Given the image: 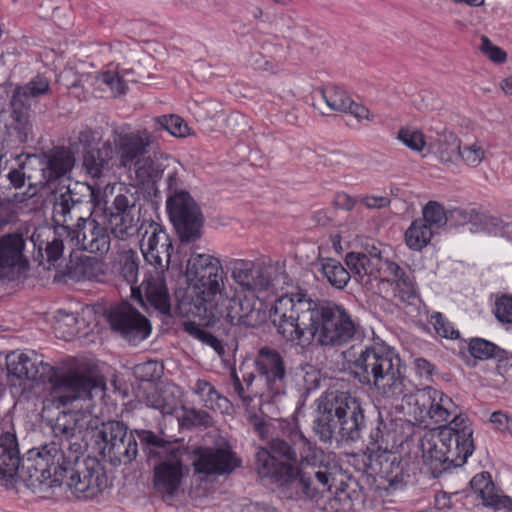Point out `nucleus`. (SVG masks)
<instances>
[{
	"mask_svg": "<svg viewBox=\"0 0 512 512\" xmlns=\"http://www.w3.org/2000/svg\"><path fill=\"white\" fill-rule=\"evenodd\" d=\"M429 148L440 162L451 165L458 159L460 141L453 132H444L429 144Z\"/></svg>",
	"mask_w": 512,
	"mask_h": 512,
	"instance_id": "obj_37",
	"label": "nucleus"
},
{
	"mask_svg": "<svg viewBox=\"0 0 512 512\" xmlns=\"http://www.w3.org/2000/svg\"><path fill=\"white\" fill-rule=\"evenodd\" d=\"M364 472L377 476L386 483L385 489L391 492L401 491L413 483L418 465L409 454L394 451L364 453Z\"/></svg>",
	"mask_w": 512,
	"mask_h": 512,
	"instance_id": "obj_11",
	"label": "nucleus"
},
{
	"mask_svg": "<svg viewBox=\"0 0 512 512\" xmlns=\"http://www.w3.org/2000/svg\"><path fill=\"white\" fill-rule=\"evenodd\" d=\"M138 222L139 217L136 215V213H111L109 218L111 233L115 238L121 240L129 238L135 233H138L142 236L144 230H141L142 225L139 228L137 227Z\"/></svg>",
	"mask_w": 512,
	"mask_h": 512,
	"instance_id": "obj_39",
	"label": "nucleus"
},
{
	"mask_svg": "<svg viewBox=\"0 0 512 512\" xmlns=\"http://www.w3.org/2000/svg\"><path fill=\"white\" fill-rule=\"evenodd\" d=\"M322 98L331 110L344 112L350 104L351 97L337 86H328L321 90Z\"/></svg>",
	"mask_w": 512,
	"mask_h": 512,
	"instance_id": "obj_48",
	"label": "nucleus"
},
{
	"mask_svg": "<svg viewBox=\"0 0 512 512\" xmlns=\"http://www.w3.org/2000/svg\"><path fill=\"white\" fill-rule=\"evenodd\" d=\"M166 170V190L168 195L188 193L186 190L182 189V180L179 175L182 170L180 164L177 162V167L170 166V168H167Z\"/></svg>",
	"mask_w": 512,
	"mask_h": 512,
	"instance_id": "obj_62",
	"label": "nucleus"
},
{
	"mask_svg": "<svg viewBox=\"0 0 512 512\" xmlns=\"http://www.w3.org/2000/svg\"><path fill=\"white\" fill-rule=\"evenodd\" d=\"M170 166L177 167V161L164 154L142 157L134 166L137 179L145 183H156Z\"/></svg>",
	"mask_w": 512,
	"mask_h": 512,
	"instance_id": "obj_32",
	"label": "nucleus"
},
{
	"mask_svg": "<svg viewBox=\"0 0 512 512\" xmlns=\"http://www.w3.org/2000/svg\"><path fill=\"white\" fill-rule=\"evenodd\" d=\"M74 162V157L68 149H54L52 153L47 156L45 166L40 169L43 180L39 181V185L44 186L51 180L65 175L73 168Z\"/></svg>",
	"mask_w": 512,
	"mask_h": 512,
	"instance_id": "obj_33",
	"label": "nucleus"
},
{
	"mask_svg": "<svg viewBox=\"0 0 512 512\" xmlns=\"http://www.w3.org/2000/svg\"><path fill=\"white\" fill-rule=\"evenodd\" d=\"M8 97L32 108L38 100L52 94L50 79L44 74L38 73L26 83H6Z\"/></svg>",
	"mask_w": 512,
	"mask_h": 512,
	"instance_id": "obj_28",
	"label": "nucleus"
},
{
	"mask_svg": "<svg viewBox=\"0 0 512 512\" xmlns=\"http://www.w3.org/2000/svg\"><path fill=\"white\" fill-rule=\"evenodd\" d=\"M186 472L187 469L176 455H171L161 461L154 467L153 488L155 492L163 498L174 497L181 487Z\"/></svg>",
	"mask_w": 512,
	"mask_h": 512,
	"instance_id": "obj_26",
	"label": "nucleus"
},
{
	"mask_svg": "<svg viewBox=\"0 0 512 512\" xmlns=\"http://www.w3.org/2000/svg\"><path fill=\"white\" fill-rule=\"evenodd\" d=\"M70 187L55 195L53 220L61 225L66 243L90 253H106L110 249L107 229L91 218L92 204L84 201Z\"/></svg>",
	"mask_w": 512,
	"mask_h": 512,
	"instance_id": "obj_5",
	"label": "nucleus"
},
{
	"mask_svg": "<svg viewBox=\"0 0 512 512\" xmlns=\"http://www.w3.org/2000/svg\"><path fill=\"white\" fill-rule=\"evenodd\" d=\"M229 268L233 281L241 290L257 297L262 293L276 294L292 284L280 263L264 265L249 259H232Z\"/></svg>",
	"mask_w": 512,
	"mask_h": 512,
	"instance_id": "obj_8",
	"label": "nucleus"
},
{
	"mask_svg": "<svg viewBox=\"0 0 512 512\" xmlns=\"http://www.w3.org/2000/svg\"><path fill=\"white\" fill-rule=\"evenodd\" d=\"M426 225L437 234L447 224L448 218L444 206L437 201H428L422 208V217Z\"/></svg>",
	"mask_w": 512,
	"mask_h": 512,
	"instance_id": "obj_45",
	"label": "nucleus"
},
{
	"mask_svg": "<svg viewBox=\"0 0 512 512\" xmlns=\"http://www.w3.org/2000/svg\"><path fill=\"white\" fill-rule=\"evenodd\" d=\"M147 406L159 410L162 414L172 415L179 406V400L174 393V388L166 386L154 389L146 397Z\"/></svg>",
	"mask_w": 512,
	"mask_h": 512,
	"instance_id": "obj_43",
	"label": "nucleus"
},
{
	"mask_svg": "<svg viewBox=\"0 0 512 512\" xmlns=\"http://www.w3.org/2000/svg\"><path fill=\"white\" fill-rule=\"evenodd\" d=\"M451 439L446 432H437V430H431L421 438L420 447L423 463L434 477L455 468L445 452L446 445L451 444Z\"/></svg>",
	"mask_w": 512,
	"mask_h": 512,
	"instance_id": "obj_25",
	"label": "nucleus"
},
{
	"mask_svg": "<svg viewBox=\"0 0 512 512\" xmlns=\"http://www.w3.org/2000/svg\"><path fill=\"white\" fill-rule=\"evenodd\" d=\"M354 377L362 385L374 388L385 400H405L416 421L430 419L434 424L450 423V418H466L458 406L442 391L425 387L408 393L405 365L394 351L383 346H368L352 363Z\"/></svg>",
	"mask_w": 512,
	"mask_h": 512,
	"instance_id": "obj_2",
	"label": "nucleus"
},
{
	"mask_svg": "<svg viewBox=\"0 0 512 512\" xmlns=\"http://www.w3.org/2000/svg\"><path fill=\"white\" fill-rule=\"evenodd\" d=\"M141 230H144L140 241L144 259L153 269L167 270L173 251L169 234L154 221L143 222Z\"/></svg>",
	"mask_w": 512,
	"mask_h": 512,
	"instance_id": "obj_21",
	"label": "nucleus"
},
{
	"mask_svg": "<svg viewBox=\"0 0 512 512\" xmlns=\"http://www.w3.org/2000/svg\"><path fill=\"white\" fill-rule=\"evenodd\" d=\"M467 348L474 359L481 361L500 356L503 352L495 343L479 337L469 339Z\"/></svg>",
	"mask_w": 512,
	"mask_h": 512,
	"instance_id": "obj_47",
	"label": "nucleus"
},
{
	"mask_svg": "<svg viewBox=\"0 0 512 512\" xmlns=\"http://www.w3.org/2000/svg\"><path fill=\"white\" fill-rule=\"evenodd\" d=\"M437 432H446L452 438L445 452L454 467L463 466L475 450L473 429L468 418L451 419L448 425L440 426Z\"/></svg>",
	"mask_w": 512,
	"mask_h": 512,
	"instance_id": "obj_23",
	"label": "nucleus"
},
{
	"mask_svg": "<svg viewBox=\"0 0 512 512\" xmlns=\"http://www.w3.org/2000/svg\"><path fill=\"white\" fill-rule=\"evenodd\" d=\"M470 485L477 497L481 498L483 505L487 507L502 509L506 503L504 500L509 498V496L497 493L495 484L488 472L475 475L471 479Z\"/></svg>",
	"mask_w": 512,
	"mask_h": 512,
	"instance_id": "obj_34",
	"label": "nucleus"
},
{
	"mask_svg": "<svg viewBox=\"0 0 512 512\" xmlns=\"http://www.w3.org/2000/svg\"><path fill=\"white\" fill-rule=\"evenodd\" d=\"M480 50L495 63H503L506 61L507 55L504 50L494 45L486 36L481 37Z\"/></svg>",
	"mask_w": 512,
	"mask_h": 512,
	"instance_id": "obj_63",
	"label": "nucleus"
},
{
	"mask_svg": "<svg viewBox=\"0 0 512 512\" xmlns=\"http://www.w3.org/2000/svg\"><path fill=\"white\" fill-rule=\"evenodd\" d=\"M278 333L302 348L312 340L322 347H340L352 341L361 326L341 304L314 300L305 290L279 296L270 309Z\"/></svg>",
	"mask_w": 512,
	"mask_h": 512,
	"instance_id": "obj_1",
	"label": "nucleus"
},
{
	"mask_svg": "<svg viewBox=\"0 0 512 512\" xmlns=\"http://www.w3.org/2000/svg\"><path fill=\"white\" fill-rule=\"evenodd\" d=\"M321 274L333 287L343 289L350 280V272L337 260L327 259L321 263Z\"/></svg>",
	"mask_w": 512,
	"mask_h": 512,
	"instance_id": "obj_44",
	"label": "nucleus"
},
{
	"mask_svg": "<svg viewBox=\"0 0 512 512\" xmlns=\"http://www.w3.org/2000/svg\"><path fill=\"white\" fill-rule=\"evenodd\" d=\"M187 274L199 293L193 299L194 309L191 312L201 319L207 318V314L213 308V304L219 302L228 288L225 287L227 276L219 258L209 254H191Z\"/></svg>",
	"mask_w": 512,
	"mask_h": 512,
	"instance_id": "obj_7",
	"label": "nucleus"
},
{
	"mask_svg": "<svg viewBox=\"0 0 512 512\" xmlns=\"http://www.w3.org/2000/svg\"><path fill=\"white\" fill-rule=\"evenodd\" d=\"M319 383L320 374L313 365H299L290 370V386L294 385L301 393H309L315 390Z\"/></svg>",
	"mask_w": 512,
	"mask_h": 512,
	"instance_id": "obj_42",
	"label": "nucleus"
},
{
	"mask_svg": "<svg viewBox=\"0 0 512 512\" xmlns=\"http://www.w3.org/2000/svg\"><path fill=\"white\" fill-rule=\"evenodd\" d=\"M256 470L261 478H268L281 487L283 498L292 500H311L318 502L327 497L330 509L334 512H346L353 507L350 492L343 486L332 487L336 480L337 466H305L297 471L291 464L278 461L268 449L260 448L255 456Z\"/></svg>",
	"mask_w": 512,
	"mask_h": 512,
	"instance_id": "obj_3",
	"label": "nucleus"
},
{
	"mask_svg": "<svg viewBox=\"0 0 512 512\" xmlns=\"http://www.w3.org/2000/svg\"><path fill=\"white\" fill-rule=\"evenodd\" d=\"M255 367L271 398L287 393L290 387V371H287L285 360L277 350L261 348L255 359Z\"/></svg>",
	"mask_w": 512,
	"mask_h": 512,
	"instance_id": "obj_18",
	"label": "nucleus"
},
{
	"mask_svg": "<svg viewBox=\"0 0 512 512\" xmlns=\"http://www.w3.org/2000/svg\"><path fill=\"white\" fill-rule=\"evenodd\" d=\"M31 162V158L29 157L27 159V162L22 164L19 169H13L11 170L8 174H7V178L9 179L10 181V184L18 189V188H21L24 186L25 184V181L26 179L29 181V189L32 190L30 193H29V196H33L36 194L37 190L34 188V186H37L39 183H33L31 182V178L32 176L31 175H28L26 173V169L29 165V163Z\"/></svg>",
	"mask_w": 512,
	"mask_h": 512,
	"instance_id": "obj_54",
	"label": "nucleus"
},
{
	"mask_svg": "<svg viewBox=\"0 0 512 512\" xmlns=\"http://www.w3.org/2000/svg\"><path fill=\"white\" fill-rule=\"evenodd\" d=\"M56 464L50 465L49 474L51 483L43 484V489L53 488L66 483L69 489L80 499H92L101 494L108 487L106 473L95 458H86L83 461L67 465L66 471L56 477Z\"/></svg>",
	"mask_w": 512,
	"mask_h": 512,
	"instance_id": "obj_9",
	"label": "nucleus"
},
{
	"mask_svg": "<svg viewBox=\"0 0 512 512\" xmlns=\"http://www.w3.org/2000/svg\"><path fill=\"white\" fill-rule=\"evenodd\" d=\"M289 440L281 438H273L269 443V452L275 457L282 458L283 462L291 464L298 461L300 457V467L297 471L305 469V466H331L324 463L322 459H318V453L312 443L303 435V433L295 428L289 430Z\"/></svg>",
	"mask_w": 512,
	"mask_h": 512,
	"instance_id": "obj_17",
	"label": "nucleus"
},
{
	"mask_svg": "<svg viewBox=\"0 0 512 512\" xmlns=\"http://www.w3.org/2000/svg\"><path fill=\"white\" fill-rule=\"evenodd\" d=\"M90 415L80 411H61L50 420L53 440L40 448L29 450L25 469L37 474L43 467L56 464L55 476L64 475L67 465L77 463L85 450L82 430L89 422Z\"/></svg>",
	"mask_w": 512,
	"mask_h": 512,
	"instance_id": "obj_4",
	"label": "nucleus"
},
{
	"mask_svg": "<svg viewBox=\"0 0 512 512\" xmlns=\"http://www.w3.org/2000/svg\"><path fill=\"white\" fill-rule=\"evenodd\" d=\"M96 81L99 85H106L115 95L125 93L127 85L116 72L105 71L97 75Z\"/></svg>",
	"mask_w": 512,
	"mask_h": 512,
	"instance_id": "obj_56",
	"label": "nucleus"
},
{
	"mask_svg": "<svg viewBox=\"0 0 512 512\" xmlns=\"http://www.w3.org/2000/svg\"><path fill=\"white\" fill-rule=\"evenodd\" d=\"M436 233L419 218L413 220L404 234L406 246L413 251H421L427 247Z\"/></svg>",
	"mask_w": 512,
	"mask_h": 512,
	"instance_id": "obj_38",
	"label": "nucleus"
},
{
	"mask_svg": "<svg viewBox=\"0 0 512 512\" xmlns=\"http://www.w3.org/2000/svg\"><path fill=\"white\" fill-rule=\"evenodd\" d=\"M497 359L496 373L504 379L512 378V355L508 356L507 351L503 349Z\"/></svg>",
	"mask_w": 512,
	"mask_h": 512,
	"instance_id": "obj_64",
	"label": "nucleus"
},
{
	"mask_svg": "<svg viewBox=\"0 0 512 512\" xmlns=\"http://www.w3.org/2000/svg\"><path fill=\"white\" fill-rule=\"evenodd\" d=\"M322 407L337 418L338 434L342 441L355 442L361 438L365 415L360 400L345 391H328L322 395Z\"/></svg>",
	"mask_w": 512,
	"mask_h": 512,
	"instance_id": "obj_14",
	"label": "nucleus"
},
{
	"mask_svg": "<svg viewBox=\"0 0 512 512\" xmlns=\"http://www.w3.org/2000/svg\"><path fill=\"white\" fill-rule=\"evenodd\" d=\"M192 390L201 398L203 405L209 409H214L217 401L220 399V395L215 387L203 379H198Z\"/></svg>",
	"mask_w": 512,
	"mask_h": 512,
	"instance_id": "obj_50",
	"label": "nucleus"
},
{
	"mask_svg": "<svg viewBox=\"0 0 512 512\" xmlns=\"http://www.w3.org/2000/svg\"><path fill=\"white\" fill-rule=\"evenodd\" d=\"M319 415L313 421V431L319 437L320 441L331 442L335 436H339L338 422L334 413L329 409L322 407V397L318 404Z\"/></svg>",
	"mask_w": 512,
	"mask_h": 512,
	"instance_id": "obj_41",
	"label": "nucleus"
},
{
	"mask_svg": "<svg viewBox=\"0 0 512 512\" xmlns=\"http://www.w3.org/2000/svg\"><path fill=\"white\" fill-rule=\"evenodd\" d=\"M345 262L355 279L374 294L380 295L392 287L402 301L416 296L410 275L381 252L369 255L351 252L346 255Z\"/></svg>",
	"mask_w": 512,
	"mask_h": 512,
	"instance_id": "obj_6",
	"label": "nucleus"
},
{
	"mask_svg": "<svg viewBox=\"0 0 512 512\" xmlns=\"http://www.w3.org/2000/svg\"><path fill=\"white\" fill-rule=\"evenodd\" d=\"M166 208L181 241H195L201 236L203 216L190 193L167 196Z\"/></svg>",
	"mask_w": 512,
	"mask_h": 512,
	"instance_id": "obj_16",
	"label": "nucleus"
},
{
	"mask_svg": "<svg viewBox=\"0 0 512 512\" xmlns=\"http://www.w3.org/2000/svg\"><path fill=\"white\" fill-rule=\"evenodd\" d=\"M25 241L20 234H7L0 238V268L13 267L23 260Z\"/></svg>",
	"mask_w": 512,
	"mask_h": 512,
	"instance_id": "obj_36",
	"label": "nucleus"
},
{
	"mask_svg": "<svg viewBox=\"0 0 512 512\" xmlns=\"http://www.w3.org/2000/svg\"><path fill=\"white\" fill-rule=\"evenodd\" d=\"M113 143L120 167L131 170L149 151L153 137L147 130L115 132Z\"/></svg>",
	"mask_w": 512,
	"mask_h": 512,
	"instance_id": "obj_24",
	"label": "nucleus"
},
{
	"mask_svg": "<svg viewBox=\"0 0 512 512\" xmlns=\"http://www.w3.org/2000/svg\"><path fill=\"white\" fill-rule=\"evenodd\" d=\"M104 388L103 379L92 372L70 371L65 374L49 376L48 394L43 400L42 413L51 408L66 406L76 399H90L94 391Z\"/></svg>",
	"mask_w": 512,
	"mask_h": 512,
	"instance_id": "obj_10",
	"label": "nucleus"
},
{
	"mask_svg": "<svg viewBox=\"0 0 512 512\" xmlns=\"http://www.w3.org/2000/svg\"><path fill=\"white\" fill-rule=\"evenodd\" d=\"M136 199L133 194L125 193L118 194L113 200L112 203V212L111 213H136Z\"/></svg>",
	"mask_w": 512,
	"mask_h": 512,
	"instance_id": "obj_61",
	"label": "nucleus"
},
{
	"mask_svg": "<svg viewBox=\"0 0 512 512\" xmlns=\"http://www.w3.org/2000/svg\"><path fill=\"white\" fill-rule=\"evenodd\" d=\"M77 142L84 155L87 150H96L102 145V133L86 127L79 132Z\"/></svg>",
	"mask_w": 512,
	"mask_h": 512,
	"instance_id": "obj_55",
	"label": "nucleus"
},
{
	"mask_svg": "<svg viewBox=\"0 0 512 512\" xmlns=\"http://www.w3.org/2000/svg\"><path fill=\"white\" fill-rule=\"evenodd\" d=\"M464 164L469 167H477L485 158V151L479 143L461 145L459 149V156Z\"/></svg>",
	"mask_w": 512,
	"mask_h": 512,
	"instance_id": "obj_51",
	"label": "nucleus"
},
{
	"mask_svg": "<svg viewBox=\"0 0 512 512\" xmlns=\"http://www.w3.org/2000/svg\"><path fill=\"white\" fill-rule=\"evenodd\" d=\"M192 464L199 479L206 480L209 476L230 474L241 461L229 448H198Z\"/></svg>",
	"mask_w": 512,
	"mask_h": 512,
	"instance_id": "obj_22",
	"label": "nucleus"
},
{
	"mask_svg": "<svg viewBox=\"0 0 512 512\" xmlns=\"http://www.w3.org/2000/svg\"><path fill=\"white\" fill-rule=\"evenodd\" d=\"M166 270L148 271L139 287L132 286L131 297L146 309L149 307L163 315H170L171 297L165 280Z\"/></svg>",
	"mask_w": 512,
	"mask_h": 512,
	"instance_id": "obj_20",
	"label": "nucleus"
},
{
	"mask_svg": "<svg viewBox=\"0 0 512 512\" xmlns=\"http://www.w3.org/2000/svg\"><path fill=\"white\" fill-rule=\"evenodd\" d=\"M104 275V263L97 257L75 256L66 265L65 276L72 281H99Z\"/></svg>",
	"mask_w": 512,
	"mask_h": 512,
	"instance_id": "obj_31",
	"label": "nucleus"
},
{
	"mask_svg": "<svg viewBox=\"0 0 512 512\" xmlns=\"http://www.w3.org/2000/svg\"><path fill=\"white\" fill-rule=\"evenodd\" d=\"M107 320L114 332L133 344L145 340L151 332L148 319L128 302L112 306L107 311Z\"/></svg>",
	"mask_w": 512,
	"mask_h": 512,
	"instance_id": "obj_19",
	"label": "nucleus"
},
{
	"mask_svg": "<svg viewBox=\"0 0 512 512\" xmlns=\"http://www.w3.org/2000/svg\"><path fill=\"white\" fill-rule=\"evenodd\" d=\"M119 274L130 286L137 282L139 258L135 251L124 250L119 255Z\"/></svg>",
	"mask_w": 512,
	"mask_h": 512,
	"instance_id": "obj_46",
	"label": "nucleus"
},
{
	"mask_svg": "<svg viewBox=\"0 0 512 512\" xmlns=\"http://www.w3.org/2000/svg\"><path fill=\"white\" fill-rule=\"evenodd\" d=\"M482 229L489 234L495 236H505L509 231V226L504 221L496 216L482 215L479 218Z\"/></svg>",
	"mask_w": 512,
	"mask_h": 512,
	"instance_id": "obj_60",
	"label": "nucleus"
},
{
	"mask_svg": "<svg viewBox=\"0 0 512 512\" xmlns=\"http://www.w3.org/2000/svg\"><path fill=\"white\" fill-rule=\"evenodd\" d=\"M182 411L179 421L183 427H208L212 423L211 416L203 410L182 407Z\"/></svg>",
	"mask_w": 512,
	"mask_h": 512,
	"instance_id": "obj_49",
	"label": "nucleus"
},
{
	"mask_svg": "<svg viewBox=\"0 0 512 512\" xmlns=\"http://www.w3.org/2000/svg\"><path fill=\"white\" fill-rule=\"evenodd\" d=\"M156 121L172 136L185 137L189 133L188 125L177 115H163L158 117Z\"/></svg>",
	"mask_w": 512,
	"mask_h": 512,
	"instance_id": "obj_52",
	"label": "nucleus"
},
{
	"mask_svg": "<svg viewBox=\"0 0 512 512\" xmlns=\"http://www.w3.org/2000/svg\"><path fill=\"white\" fill-rule=\"evenodd\" d=\"M224 319L232 325L255 327L265 320V312L256 307V301L241 297L236 288L229 286L227 293L213 304V308L203 318L206 324Z\"/></svg>",
	"mask_w": 512,
	"mask_h": 512,
	"instance_id": "obj_15",
	"label": "nucleus"
},
{
	"mask_svg": "<svg viewBox=\"0 0 512 512\" xmlns=\"http://www.w3.org/2000/svg\"><path fill=\"white\" fill-rule=\"evenodd\" d=\"M402 436L397 431V424L392 420L388 422L379 417L369 433L366 453L380 451H393L402 444Z\"/></svg>",
	"mask_w": 512,
	"mask_h": 512,
	"instance_id": "obj_30",
	"label": "nucleus"
},
{
	"mask_svg": "<svg viewBox=\"0 0 512 512\" xmlns=\"http://www.w3.org/2000/svg\"><path fill=\"white\" fill-rule=\"evenodd\" d=\"M112 160V146L110 142H103L96 150H87L83 155V166L93 178H100L109 171Z\"/></svg>",
	"mask_w": 512,
	"mask_h": 512,
	"instance_id": "obj_35",
	"label": "nucleus"
},
{
	"mask_svg": "<svg viewBox=\"0 0 512 512\" xmlns=\"http://www.w3.org/2000/svg\"><path fill=\"white\" fill-rule=\"evenodd\" d=\"M430 322L439 336L447 339L458 338L459 332L454 329L452 324L440 312L433 313Z\"/></svg>",
	"mask_w": 512,
	"mask_h": 512,
	"instance_id": "obj_58",
	"label": "nucleus"
},
{
	"mask_svg": "<svg viewBox=\"0 0 512 512\" xmlns=\"http://www.w3.org/2000/svg\"><path fill=\"white\" fill-rule=\"evenodd\" d=\"M319 415L313 421V431L319 437L320 441L331 442L335 436H339L338 422L334 413L329 409L322 407V397L318 404Z\"/></svg>",
	"mask_w": 512,
	"mask_h": 512,
	"instance_id": "obj_40",
	"label": "nucleus"
},
{
	"mask_svg": "<svg viewBox=\"0 0 512 512\" xmlns=\"http://www.w3.org/2000/svg\"><path fill=\"white\" fill-rule=\"evenodd\" d=\"M6 134L13 141L26 143L33 138L32 108L9 98L8 115L4 120Z\"/></svg>",
	"mask_w": 512,
	"mask_h": 512,
	"instance_id": "obj_27",
	"label": "nucleus"
},
{
	"mask_svg": "<svg viewBox=\"0 0 512 512\" xmlns=\"http://www.w3.org/2000/svg\"><path fill=\"white\" fill-rule=\"evenodd\" d=\"M6 366L10 375L33 381L43 380L44 375L52 370L49 364L38 360L34 352H12L6 357Z\"/></svg>",
	"mask_w": 512,
	"mask_h": 512,
	"instance_id": "obj_29",
	"label": "nucleus"
},
{
	"mask_svg": "<svg viewBox=\"0 0 512 512\" xmlns=\"http://www.w3.org/2000/svg\"><path fill=\"white\" fill-rule=\"evenodd\" d=\"M58 226L57 236L48 242L46 246L48 261L52 264H55L62 257L66 242L65 233L62 231L61 225Z\"/></svg>",
	"mask_w": 512,
	"mask_h": 512,
	"instance_id": "obj_57",
	"label": "nucleus"
},
{
	"mask_svg": "<svg viewBox=\"0 0 512 512\" xmlns=\"http://www.w3.org/2000/svg\"><path fill=\"white\" fill-rule=\"evenodd\" d=\"M28 459L29 452L21 461L14 433H6L0 437V480L12 482L17 478L32 490H42L43 484L51 483L49 469L43 467V473L37 469V474L33 473L34 470L28 471L25 469Z\"/></svg>",
	"mask_w": 512,
	"mask_h": 512,
	"instance_id": "obj_13",
	"label": "nucleus"
},
{
	"mask_svg": "<svg viewBox=\"0 0 512 512\" xmlns=\"http://www.w3.org/2000/svg\"><path fill=\"white\" fill-rule=\"evenodd\" d=\"M494 315L500 323L512 324V296L502 295L496 299Z\"/></svg>",
	"mask_w": 512,
	"mask_h": 512,
	"instance_id": "obj_59",
	"label": "nucleus"
},
{
	"mask_svg": "<svg viewBox=\"0 0 512 512\" xmlns=\"http://www.w3.org/2000/svg\"><path fill=\"white\" fill-rule=\"evenodd\" d=\"M92 437L103 459L112 466L130 464L138 454L136 438L123 422L102 423Z\"/></svg>",
	"mask_w": 512,
	"mask_h": 512,
	"instance_id": "obj_12",
	"label": "nucleus"
},
{
	"mask_svg": "<svg viewBox=\"0 0 512 512\" xmlns=\"http://www.w3.org/2000/svg\"><path fill=\"white\" fill-rule=\"evenodd\" d=\"M397 138L405 146L417 152L422 151L426 145L423 133L416 128H401Z\"/></svg>",
	"mask_w": 512,
	"mask_h": 512,
	"instance_id": "obj_53",
	"label": "nucleus"
}]
</instances>
